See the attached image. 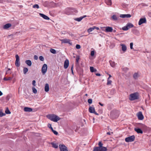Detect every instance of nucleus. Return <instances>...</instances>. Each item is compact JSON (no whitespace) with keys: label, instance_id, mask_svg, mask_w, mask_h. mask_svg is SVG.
Returning a JSON list of instances; mask_svg holds the SVG:
<instances>
[{"label":"nucleus","instance_id":"1","mask_svg":"<svg viewBox=\"0 0 151 151\" xmlns=\"http://www.w3.org/2000/svg\"><path fill=\"white\" fill-rule=\"evenodd\" d=\"M46 116L49 119L55 122H57L60 119L59 116L54 114H48Z\"/></svg>","mask_w":151,"mask_h":151},{"label":"nucleus","instance_id":"2","mask_svg":"<svg viewBox=\"0 0 151 151\" xmlns=\"http://www.w3.org/2000/svg\"><path fill=\"white\" fill-rule=\"evenodd\" d=\"M119 115V111H118L114 110L111 112L110 114V116L111 118L114 119L117 118Z\"/></svg>","mask_w":151,"mask_h":151},{"label":"nucleus","instance_id":"3","mask_svg":"<svg viewBox=\"0 0 151 151\" xmlns=\"http://www.w3.org/2000/svg\"><path fill=\"white\" fill-rule=\"evenodd\" d=\"M139 94L137 92L131 94L129 95V99L131 101L138 99L139 98Z\"/></svg>","mask_w":151,"mask_h":151},{"label":"nucleus","instance_id":"4","mask_svg":"<svg viewBox=\"0 0 151 151\" xmlns=\"http://www.w3.org/2000/svg\"><path fill=\"white\" fill-rule=\"evenodd\" d=\"M99 147H94L93 151H106L107 150L106 147H101L100 148Z\"/></svg>","mask_w":151,"mask_h":151},{"label":"nucleus","instance_id":"5","mask_svg":"<svg viewBox=\"0 0 151 151\" xmlns=\"http://www.w3.org/2000/svg\"><path fill=\"white\" fill-rule=\"evenodd\" d=\"M134 25L131 23H128L126 25L122 28V29L125 31L133 27Z\"/></svg>","mask_w":151,"mask_h":151},{"label":"nucleus","instance_id":"6","mask_svg":"<svg viewBox=\"0 0 151 151\" xmlns=\"http://www.w3.org/2000/svg\"><path fill=\"white\" fill-rule=\"evenodd\" d=\"M135 138V136L134 135H133L130 137H126L125 140V141L127 142H132L134 141Z\"/></svg>","mask_w":151,"mask_h":151},{"label":"nucleus","instance_id":"7","mask_svg":"<svg viewBox=\"0 0 151 151\" xmlns=\"http://www.w3.org/2000/svg\"><path fill=\"white\" fill-rule=\"evenodd\" d=\"M15 58L16 60L15 62V65L17 67H19L20 66V63L19 61V55L17 54L15 55Z\"/></svg>","mask_w":151,"mask_h":151},{"label":"nucleus","instance_id":"8","mask_svg":"<svg viewBox=\"0 0 151 151\" xmlns=\"http://www.w3.org/2000/svg\"><path fill=\"white\" fill-rule=\"evenodd\" d=\"M59 147L60 151H68L67 147L64 145H60Z\"/></svg>","mask_w":151,"mask_h":151},{"label":"nucleus","instance_id":"9","mask_svg":"<svg viewBox=\"0 0 151 151\" xmlns=\"http://www.w3.org/2000/svg\"><path fill=\"white\" fill-rule=\"evenodd\" d=\"M47 66L46 64H44L42 68V72L43 74H44L47 72Z\"/></svg>","mask_w":151,"mask_h":151},{"label":"nucleus","instance_id":"10","mask_svg":"<svg viewBox=\"0 0 151 151\" xmlns=\"http://www.w3.org/2000/svg\"><path fill=\"white\" fill-rule=\"evenodd\" d=\"M138 126L139 127L143 130H147V127L144 125L142 123H138L137 124Z\"/></svg>","mask_w":151,"mask_h":151},{"label":"nucleus","instance_id":"11","mask_svg":"<svg viewBox=\"0 0 151 151\" xmlns=\"http://www.w3.org/2000/svg\"><path fill=\"white\" fill-rule=\"evenodd\" d=\"M105 28L104 31L106 32H111L113 31V28L112 27H104Z\"/></svg>","mask_w":151,"mask_h":151},{"label":"nucleus","instance_id":"12","mask_svg":"<svg viewBox=\"0 0 151 151\" xmlns=\"http://www.w3.org/2000/svg\"><path fill=\"white\" fill-rule=\"evenodd\" d=\"M138 119L139 120H142L144 119V116L141 111H139L137 114Z\"/></svg>","mask_w":151,"mask_h":151},{"label":"nucleus","instance_id":"13","mask_svg":"<svg viewBox=\"0 0 151 151\" xmlns=\"http://www.w3.org/2000/svg\"><path fill=\"white\" fill-rule=\"evenodd\" d=\"M61 41H62V43H68L71 45H72V43L70 42V40L69 39L66 38L63 40H61Z\"/></svg>","mask_w":151,"mask_h":151},{"label":"nucleus","instance_id":"14","mask_svg":"<svg viewBox=\"0 0 151 151\" xmlns=\"http://www.w3.org/2000/svg\"><path fill=\"white\" fill-rule=\"evenodd\" d=\"M147 22L145 18H141L138 24L139 25L144 23H146Z\"/></svg>","mask_w":151,"mask_h":151},{"label":"nucleus","instance_id":"15","mask_svg":"<svg viewBox=\"0 0 151 151\" xmlns=\"http://www.w3.org/2000/svg\"><path fill=\"white\" fill-rule=\"evenodd\" d=\"M69 65V61L68 60H66L64 62V67L65 69L67 68Z\"/></svg>","mask_w":151,"mask_h":151},{"label":"nucleus","instance_id":"16","mask_svg":"<svg viewBox=\"0 0 151 151\" xmlns=\"http://www.w3.org/2000/svg\"><path fill=\"white\" fill-rule=\"evenodd\" d=\"M131 16L130 14H120V17L122 18H130L131 17Z\"/></svg>","mask_w":151,"mask_h":151},{"label":"nucleus","instance_id":"17","mask_svg":"<svg viewBox=\"0 0 151 151\" xmlns=\"http://www.w3.org/2000/svg\"><path fill=\"white\" fill-rule=\"evenodd\" d=\"M134 130L137 133H140V134H142L143 133V131L142 130V129L139 128H135L134 129Z\"/></svg>","mask_w":151,"mask_h":151},{"label":"nucleus","instance_id":"18","mask_svg":"<svg viewBox=\"0 0 151 151\" xmlns=\"http://www.w3.org/2000/svg\"><path fill=\"white\" fill-rule=\"evenodd\" d=\"M39 14H40V15L41 17H42L43 18H44V19H45L49 20L50 19L49 18L48 16H46L43 14L40 13Z\"/></svg>","mask_w":151,"mask_h":151},{"label":"nucleus","instance_id":"19","mask_svg":"<svg viewBox=\"0 0 151 151\" xmlns=\"http://www.w3.org/2000/svg\"><path fill=\"white\" fill-rule=\"evenodd\" d=\"M12 26V25L11 24L8 23L4 25L3 26V28L4 29H7L10 27Z\"/></svg>","mask_w":151,"mask_h":151},{"label":"nucleus","instance_id":"20","mask_svg":"<svg viewBox=\"0 0 151 151\" xmlns=\"http://www.w3.org/2000/svg\"><path fill=\"white\" fill-rule=\"evenodd\" d=\"M24 110L26 112H31L32 111V108L28 107H25L24 108Z\"/></svg>","mask_w":151,"mask_h":151},{"label":"nucleus","instance_id":"21","mask_svg":"<svg viewBox=\"0 0 151 151\" xmlns=\"http://www.w3.org/2000/svg\"><path fill=\"white\" fill-rule=\"evenodd\" d=\"M120 45L122 46V50L123 52H125L127 50V47L125 45L121 44Z\"/></svg>","mask_w":151,"mask_h":151},{"label":"nucleus","instance_id":"22","mask_svg":"<svg viewBox=\"0 0 151 151\" xmlns=\"http://www.w3.org/2000/svg\"><path fill=\"white\" fill-rule=\"evenodd\" d=\"M49 84L48 83H46L45 85V91L46 92H47L49 91Z\"/></svg>","mask_w":151,"mask_h":151},{"label":"nucleus","instance_id":"23","mask_svg":"<svg viewBox=\"0 0 151 151\" xmlns=\"http://www.w3.org/2000/svg\"><path fill=\"white\" fill-rule=\"evenodd\" d=\"M119 18L115 14L113 15L111 17V19L115 21L117 20Z\"/></svg>","mask_w":151,"mask_h":151},{"label":"nucleus","instance_id":"24","mask_svg":"<svg viewBox=\"0 0 151 151\" xmlns=\"http://www.w3.org/2000/svg\"><path fill=\"white\" fill-rule=\"evenodd\" d=\"M95 110V108L94 107L90 106L89 108V111L90 113H93Z\"/></svg>","mask_w":151,"mask_h":151},{"label":"nucleus","instance_id":"25","mask_svg":"<svg viewBox=\"0 0 151 151\" xmlns=\"http://www.w3.org/2000/svg\"><path fill=\"white\" fill-rule=\"evenodd\" d=\"M27 65L29 66H30L32 65L31 61L30 60H27L25 61Z\"/></svg>","mask_w":151,"mask_h":151},{"label":"nucleus","instance_id":"26","mask_svg":"<svg viewBox=\"0 0 151 151\" xmlns=\"http://www.w3.org/2000/svg\"><path fill=\"white\" fill-rule=\"evenodd\" d=\"M52 147L55 148H57L58 147V144L54 143L53 142H52L51 143Z\"/></svg>","mask_w":151,"mask_h":151},{"label":"nucleus","instance_id":"27","mask_svg":"<svg viewBox=\"0 0 151 151\" xmlns=\"http://www.w3.org/2000/svg\"><path fill=\"white\" fill-rule=\"evenodd\" d=\"M138 76H139L137 73H135L133 75V77L135 79H137Z\"/></svg>","mask_w":151,"mask_h":151},{"label":"nucleus","instance_id":"28","mask_svg":"<svg viewBox=\"0 0 151 151\" xmlns=\"http://www.w3.org/2000/svg\"><path fill=\"white\" fill-rule=\"evenodd\" d=\"M109 63L111 66L112 67H114L115 66V63L114 61H112L110 60L109 61Z\"/></svg>","mask_w":151,"mask_h":151},{"label":"nucleus","instance_id":"29","mask_svg":"<svg viewBox=\"0 0 151 151\" xmlns=\"http://www.w3.org/2000/svg\"><path fill=\"white\" fill-rule=\"evenodd\" d=\"M69 9L68 8L66 9L65 11V14L68 15H69L70 14V13L69 12Z\"/></svg>","mask_w":151,"mask_h":151},{"label":"nucleus","instance_id":"30","mask_svg":"<svg viewBox=\"0 0 151 151\" xmlns=\"http://www.w3.org/2000/svg\"><path fill=\"white\" fill-rule=\"evenodd\" d=\"M90 70L91 72H93L97 71L93 67H90Z\"/></svg>","mask_w":151,"mask_h":151},{"label":"nucleus","instance_id":"31","mask_svg":"<svg viewBox=\"0 0 151 151\" xmlns=\"http://www.w3.org/2000/svg\"><path fill=\"white\" fill-rule=\"evenodd\" d=\"M28 71V69L26 67H24L23 68V73L24 74H26L27 73Z\"/></svg>","mask_w":151,"mask_h":151},{"label":"nucleus","instance_id":"32","mask_svg":"<svg viewBox=\"0 0 151 151\" xmlns=\"http://www.w3.org/2000/svg\"><path fill=\"white\" fill-rule=\"evenodd\" d=\"M95 27H90L88 29L87 32L88 33H90L92 31H93L94 29H95Z\"/></svg>","mask_w":151,"mask_h":151},{"label":"nucleus","instance_id":"33","mask_svg":"<svg viewBox=\"0 0 151 151\" xmlns=\"http://www.w3.org/2000/svg\"><path fill=\"white\" fill-rule=\"evenodd\" d=\"M132 32L134 34H136L138 32V30L135 29H132Z\"/></svg>","mask_w":151,"mask_h":151},{"label":"nucleus","instance_id":"34","mask_svg":"<svg viewBox=\"0 0 151 151\" xmlns=\"http://www.w3.org/2000/svg\"><path fill=\"white\" fill-rule=\"evenodd\" d=\"M5 113L7 114H10L11 112L8 109V108H6L5 111Z\"/></svg>","mask_w":151,"mask_h":151},{"label":"nucleus","instance_id":"35","mask_svg":"<svg viewBox=\"0 0 151 151\" xmlns=\"http://www.w3.org/2000/svg\"><path fill=\"white\" fill-rule=\"evenodd\" d=\"M50 52L52 53L55 54L56 53V50L54 49L51 48L50 49Z\"/></svg>","mask_w":151,"mask_h":151},{"label":"nucleus","instance_id":"36","mask_svg":"<svg viewBox=\"0 0 151 151\" xmlns=\"http://www.w3.org/2000/svg\"><path fill=\"white\" fill-rule=\"evenodd\" d=\"M82 19V18L81 17L79 18H77L75 19V20L78 22L81 21Z\"/></svg>","mask_w":151,"mask_h":151},{"label":"nucleus","instance_id":"37","mask_svg":"<svg viewBox=\"0 0 151 151\" xmlns=\"http://www.w3.org/2000/svg\"><path fill=\"white\" fill-rule=\"evenodd\" d=\"M12 78L11 77H9L7 78L6 77H4V79L5 81H8L11 80Z\"/></svg>","mask_w":151,"mask_h":151},{"label":"nucleus","instance_id":"38","mask_svg":"<svg viewBox=\"0 0 151 151\" xmlns=\"http://www.w3.org/2000/svg\"><path fill=\"white\" fill-rule=\"evenodd\" d=\"M80 59V56L79 55H77L76 58V63H78V61Z\"/></svg>","mask_w":151,"mask_h":151},{"label":"nucleus","instance_id":"39","mask_svg":"<svg viewBox=\"0 0 151 151\" xmlns=\"http://www.w3.org/2000/svg\"><path fill=\"white\" fill-rule=\"evenodd\" d=\"M106 3L108 5L110 6L112 4L111 0H108Z\"/></svg>","mask_w":151,"mask_h":151},{"label":"nucleus","instance_id":"40","mask_svg":"<svg viewBox=\"0 0 151 151\" xmlns=\"http://www.w3.org/2000/svg\"><path fill=\"white\" fill-rule=\"evenodd\" d=\"M112 82L111 81L109 80V79H108L107 82V85H109L111 84Z\"/></svg>","mask_w":151,"mask_h":151},{"label":"nucleus","instance_id":"41","mask_svg":"<svg viewBox=\"0 0 151 151\" xmlns=\"http://www.w3.org/2000/svg\"><path fill=\"white\" fill-rule=\"evenodd\" d=\"M32 90L33 92L34 93H37V90L35 88L32 87Z\"/></svg>","mask_w":151,"mask_h":151},{"label":"nucleus","instance_id":"42","mask_svg":"<svg viewBox=\"0 0 151 151\" xmlns=\"http://www.w3.org/2000/svg\"><path fill=\"white\" fill-rule=\"evenodd\" d=\"M98 145H99V146L98 147H99H99H103V144L101 142V141H100L99 142V143H98Z\"/></svg>","mask_w":151,"mask_h":151},{"label":"nucleus","instance_id":"43","mask_svg":"<svg viewBox=\"0 0 151 151\" xmlns=\"http://www.w3.org/2000/svg\"><path fill=\"white\" fill-rule=\"evenodd\" d=\"M33 7L34 8L38 9L39 7L38 4H36L33 6Z\"/></svg>","mask_w":151,"mask_h":151},{"label":"nucleus","instance_id":"44","mask_svg":"<svg viewBox=\"0 0 151 151\" xmlns=\"http://www.w3.org/2000/svg\"><path fill=\"white\" fill-rule=\"evenodd\" d=\"M48 127L50 128L51 130L52 131V130H53V129L52 128V127L51 126V124H48Z\"/></svg>","mask_w":151,"mask_h":151},{"label":"nucleus","instance_id":"45","mask_svg":"<svg viewBox=\"0 0 151 151\" xmlns=\"http://www.w3.org/2000/svg\"><path fill=\"white\" fill-rule=\"evenodd\" d=\"M88 102L89 104H91L92 103V100L91 99H89L88 100Z\"/></svg>","mask_w":151,"mask_h":151},{"label":"nucleus","instance_id":"46","mask_svg":"<svg viewBox=\"0 0 151 151\" xmlns=\"http://www.w3.org/2000/svg\"><path fill=\"white\" fill-rule=\"evenodd\" d=\"M39 58L40 60L41 61H43L44 60V57L42 56H40Z\"/></svg>","mask_w":151,"mask_h":151},{"label":"nucleus","instance_id":"47","mask_svg":"<svg viewBox=\"0 0 151 151\" xmlns=\"http://www.w3.org/2000/svg\"><path fill=\"white\" fill-rule=\"evenodd\" d=\"M5 114L4 113L1 111L0 112V117H2L5 115Z\"/></svg>","mask_w":151,"mask_h":151},{"label":"nucleus","instance_id":"48","mask_svg":"<svg viewBox=\"0 0 151 151\" xmlns=\"http://www.w3.org/2000/svg\"><path fill=\"white\" fill-rule=\"evenodd\" d=\"M52 131L55 135H57L58 134V133L56 131L53 129Z\"/></svg>","mask_w":151,"mask_h":151},{"label":"nucleus","instance_id":"49","mask_svg":"<svg viewBox=\"0 0 151 151\" xmlns=\"http://www.w3.org/2000/svg\"><path fill=\"white\" fill-rule=\"evenodd\" d=\"M95 52L94 50H92L91 51V55L92 56H93L94 55Z\"/></svg>","mask_w":151,"mask_h":151},{"label":"nucleus","instance_id":"50","mask_svg":"<svg viewBox=\"0 0 151 151\" xmlns=\"http://www.w3.org/2000/svg\"><path fill=\"white\" fill-rule=\"evenodd\" d=\"M133 42L130 43V49H133Z\"/></svg>","mask_w":151,"mask_h":151},{"label":"nucleus","instance_id":"51","mask_svg":"<svg viewBox=\"0 0 151 151\" xmlns=\"http://www.w3.org/2000/svg\"><path fill=\"white\" fill-rule=\"evenodd\" d=\"M123 70L124 71H127L129 70V68L127 67H125L123 68Z\"/></svg>","mask_w":151,"mask_h":151},{"label":"nucleus","instance_id":"52","mask_svg":"<svg viewBox=\"0 0 151 151\" xmlns=\"http://www.w3.org/2000/svg\"><path fill=\"white\" fill-rule=\"evenodd\" d=\"M68 33L70 35L71 37H73L74 36V35L71 32H68Z\"/></svg>","mask_w":151,"mask_h":151},{"label":"nucleus","instance_id":"53","mask_svg":"<svg viewBox=\"0 0 151 151\" xmlns=\"http://www.w3.org/2000/svg\"><path fill=\"white\" fill-rule=\"evenodd\" d=\"M76 48L77 49H79L81 48V46L79 45H76Z\"/></svg>","mask_w":151,"mask_h":151},{"label":"nucleus","instance_id":"54","mask_svg":"<svg viewBox=\"0 0 151 151\" xmlns=\"http://www.w3.org/2000/svg\"><path fill=\"white\" fill-rule=\"evenodd\" d=\"M35 83H36V81L35 80H33L32 81V85L34 86H36Z\"/></svg>","mask_w":151,"mask_h":151},{"label":"nucleus","instance_id":"55","mask_svg":"<svg viewBox=\"0 0 151 151\" xmlns=\"http://www.w3.org/2000/svg\"><path fill=\"white\" fill-rule=\"evenodd\" d=\"M73 65H72L71 67V70L72 72V73L73 74Z\"/></svg>","mask_w":151,"mask_h":151},{"label":"nucleus","instance_id":"56","mask_svg":"<svg viewBox=\"0 0 151 151\" xmlns=\"http://www.w3.org/2000/svg\"><path fill=\"white\" fill-rule=\"evenodd\" d=\"M34 59H35V60H37L38 59V57H37V55H35L34 56Z\"/></svg>","mask_w":151,"mask_h":151},{"label":"nucleus","instance_id":"57","mask_svg":"<svg viewBox=\"0 0 151 151\" xmlns=\"http://www.w3.org/2000/svg\"><path fill=\"white\" fill-rule=\"evenodd\" d=\"M93 113L94 114L96 115H98L99 114L98 113H97L96 111H95Z\"/></svg>","mask_w":151,"mask_h":151},{"label":"nucleus","instance_id":"58","mask_svg":"<svg viewBox=\"0 0 151 151\" xmlns=\"http://www.w3.org/2000/svg\"><path fill=\"white\" fill-rule=\"evenodd\" d=\"M96 75L97 76H101V74L100 73H97L96 74Z\"/></svg>","mask_w":151,"mask_h":151},{"label":"nucleus","instance_id":"59","mask_svg":"<svg viewBox=\"0 0 151 151\" xmlns=\"http://www.w3.org/2000/svg\"><path fill=\"white\" fill-rule=\"evenodd\" d=\"M99 105H100L101 106H104V104H101V102H99Z\"/></svg>","mask_w":151,"mask_h":151},{"label":"nucleus","instance_id":"60","mask_svg":"<svg viewBox=\"0 0 151 151\" xmlns=\"http://www.w3.org/2000/svg\"><path fill=\"white\" fill-rule=\"evenodd\" d=\"M10 68H8V70L6 72V74H7L8 73V71L10 70Z\"/></svg>","mask_w":151,"mask_h":151},{"label":"nucleus","instance_id":"61","mask_svg":"<svg viewBox=\"0 0 151 151\" xmlns=\"http://www.w3.org/2000/svg\"><path fill=\"white\" fill-rule=\"evenodd\" d=\"M110 132H107V133H106V134L108 135H110L111 134H110Z\"/></svg>","mask_w":151,"mask_h":151},{"label":"nucleus","instance_id":"62","mask_svg":"<svg viewBox=\"0 0 151 151\" xmlns=\"http://www.w3.org/2000/svg\"><path fill=\"white\" fill-rule=\"evenodd\" d=\"M2 93L0 91V96L2 95Z\"/></svg>","mask_w":151,"mask_h":151},{"label":"nucleus","instance_id":"63","mask_svg":"<svg viewBox=\"0 0 151 151\" xmlns=\"http://www.w3.org/2000/svg\"><path fill=\"white\" fill-rule=\"evenodd\" d=\"M95 27V29H96L97 30H99V28L98 27Z\"/></svg>","mask_w":151,"mask_h":151},{"label":"nucleus","instance_id":"64","mask_svg":"<svg viewBox=\"0 0 151 151\" xmlns=\"http://www.w3.org/2000/svg\"><path fill=\"white\" fill-rule=\"evenodd\" d=\"M148 14L149 16L151 17V12L149 13Z\"/></svg>","mask_w":151,"mask_h":151}]
</instances>
